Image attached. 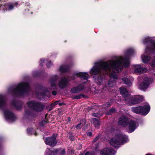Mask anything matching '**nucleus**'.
<instances>
[{"label": "nucleus", "instance_id": "obj_23", "mask_svg": "<svg viewBox=\"0 0 155 155\" xmlns=\"http://www.w3.org/2000/svg\"><path fill=\"white\" fill-rule=\"evenodd\" d=\"M68 67L65 65H61L59 68V71L61 72H66L68 70Z\"/></svg>", "mask_w": 155, "mask_h": 155}, {"label": "nucleus", "instance_id": "obj_15", "mask_svg": "<svg viewBox=\"0 0 155 155\" xmlns=\"http://www.w3.org/2000/svg\"><path fill=\"white\" fill-rule=\"evenodd\" d=\"M75 76L79 77L82 80H86L87 81L89 77V75L87 73L84 72H80L75 74Z\"/></svg>", "mask_w": 155, "mask_h": 155}, {"label": "nucleus", "instance_id": "obj_5", "mask_svg": "<svg viewBox=\"0 0 155 155\" xmlns=\"http://www.w3.org/2000/svg\"><path fill=\"white\" fill-rule=\"evenodd\" d=\"M150 109V107L148 105H144L143 107L139 106L136 107H132L131 111L136 114H141L143 115L147 114Z\"/></svg>", "mask_w": 155, "mask_h": 155}, {"label": "nucleus", "instance_id": "obj_11", "mask_svg": "<svg viewBox=\"0 0 155 155\" xmlns=\"http://www.w3.org/2000/svg\"><path fill=\"white\" fill-rule=\"evenodd\" d=\"M129 128V131L130 133L133 132L138 126V124L135 121L130 120L128 124Z\"/></svg>", "mask_w": 155, "mask_h": 155}, {"label": "nucleus", "instance_id": "obj_40", "mask_svg": "<svg viewBox=\"0 0 155 155\" xmlns=\"http://www.w3.org/2000/svg\"><path fill=\"white\" fill-rule=\"evenodd\" d=\"M90 155V153H89V152H88V151L85 154V155Z\"/></svg>", "mask_w": 155, "mask_h": 155}, {"label": "nucleus", "instance_id": "obj_41", "mask_svg": "<svg viewBox=\"0 0 155 155\" xmlns=\"http://www.w3.org/2000/svg\"><path fill=\"white\" fill-rule=\"evenodd\" d=\"M65 151L64 150H63L62 151V153H63V154L65 153Z\"/></svg>", "mask_w": 155, "mask_h": 155}, {"label": "nucleus", "instance_id": "obj_37", "mask_svg": "<svg viewBox=\"0 0 155 155\" xmlns=\"http://www.w3.org/2000/svg\"><path fill=\"white\" fill-rule=\"evenodd\" d=\"M92 134V133L91 132H88L87 134V135L88 136H91Z\"/></svg>", "mask_w": 155, "mask_h": 155}, {"label": "nucleus", "instance_id": "obj_27", "mask_svg": "<svg viewBox=\"0 0 155 155\" xmlns=\"http://www.w3.org/2000/svg\"><path fill=\"white\" fill-rule=\"evenodd\" d=\"M93 116L95 117H100L101 116V115L98 113H94L93 114Z\"/></svg>", "mask_w": 155, "mask_h": 155}, {"label": "nucleus", "instance_id": "obj_4", "mask_svg": "<svg viewBox=\"0 0 155 155\" xmlns=\"http://www.w3.org/2000/svg\"><path fill=\"white\" fill-rule=\"evenodd\" d=\"M30 88L28 84L27 83H21L19 84L15 89L14 87H11L9 89V91L20 94H23L27 92Z\"/></svg>", "mask_w": 155, "mask_h": 155}, {"label": "nucleus", "instance_id": "obj_35", "mask_svg": "<svg viewBox=\"0 0 155 155\" xmlns=\"http://www.w3.org/2000/svg\"><path fill=\"white\" fill-rule=\"evenodd\" d=\"M58 103V101H56L54 103H53V104H52V106H54L56 105H57Z\"/></svg>", "mask_w": 155, "mask_h": 155}, {"label": "nucleus", "instance_id": "obj_36", "mask_svg": "<svg viewBox=\"0 0 155 155\" xmlns=\"http://www.w3.org/2000/svg\"><path fill=\"white\" fill-rule=\"evenodd\" d=\"M57 94V92L55 91H53L52 92V94L53 95H55Z\"/></svg>", "mask_w": 155, "mask_h": 155}, {"label": "nucleus", "instance_id": "obj_21", "mask_svg": "<svg viewBox=\"0 0 155 155\" xmlns=\"http://www.w3.org/2000/svg\"><path fill=\"white\" fill-rule=\"evenodd\" d=\"M122 82L123 83L130 86L131 85L132 83L130 81L126 78H123L122 79Z\"/></svg>", "mask_w": 155, "mask_h": 155}, {"label": "nucleus", "instance_id": "obj_32", "mask_svg": "<svg viewBox=\"0 0 155 155\" xmlns=\"http://www.w3.org/2000/svg\"><path fill=\"white\" fill-rule=\"evenodd\" d=\"M110 112L111 113H114L116 111V109L114 108H112L110 110Z\"/></svg>", "mask_w": 155, "mask_h": 155}, {"label": "nucleus", "instance_id": "obj_26", "mask_svg": "<svg viewBox=\"0 0 155 155\" xmlns=\"http://www.w3.org/2000/svg\"><path fill=\"white\" fill-rule=\"evenodd\" d=\"M15 107L17 109L19 110L21 109V105L19 104H17L15 105Z\"/></svg>", "mask_w": 155, "mask_h": 155}, {"label": "nucleus", "instance_id": "obj_22", "mask_svg": "<svg viewBox=\"0 0 155 155\" xmlns=\"http://www.w3.org/2000/svg\"><path fill=\"white\" fill-rule=\"evenodd\" d=\"M93 122L96 128H98L99 127L100 122L98 119L96 118H93Z\"/></svg>", "mask_w": 155, "mask_h": 155}, {"label": "nucleus", "instance_id": "obj_14", "mask_svg": "<svg viewBox=\"0 0 155 155\" xmlns=\"http://www.w3.org/2000/svg\"><path fill=\"white\" fill-rule=\"evenodd\" d=\"M115 151L111 148H105L101 151V155H113Z\"/></svg>", "mask_w": 155, "mask_h": 155}, {"label": "nucleus", "instance_id": "obj_8", "mask_svg": "<svg viewBox=\"0 0 155 155\" xmlns=\"http://www.w3.org/2000/svg\"><path fill=\"white\" fill-rule=\"evenodd\" d=\"M152 79L147 77L145 78L143 82H142L139 85V88L141 90H145L148 87L149 85L152 83Z\"/></svg>", "mask_w": 155, "mask_h": 155}, {"label": "nucleus", "instance_id": "obj_7", "mask_svg": "<svg viewBox=\"0 0 155 155\" xmlns=\"http://www.w3.org/2000/svg\"><path fill=\"white\" fill-rule=\"evenodd\" d=\"M126 99L125 102L127 104L130 105L138 104L143 99L142 96L139 95L134 97H131L130 95Z\"/></svg>", "mask_w": 155, "mask_h": 155}, {"label": "nucleus", "instance_id": "obj_24", "mask_svg": "<svg viewBox=\"0 0 155 155\" xmlns=\"http://www.w3.org/2000/svg\"><path fill=\"white\" fill-rule=\"evenodd\" d=\"M57 79H54V80L52 79L51 82V85L52 87V89H54L55 88L56 86V83L57 82Z\"/></svg>", "mask_w": 155, "mask_h": 155}, {"label": "nucleus", "instance_id": "obj_2", "mask_svg": "<svg viewBox=\"0 0 155 155\" xmlns=\"http://www.w3.org/2000/svg\"><path fill=\"white\" fill-rule=\"evenodd\" d=\"M28 107V110L26 107L25 112L26 114L30 113L31 110L32 109L37 112H40L45 108V106L40 103L34 101H30L28 102L27 105Z\"/></svg>", "mask_w": 155, "mask_h": 155}, {"label": "nucleus", "instance_id": "obj_3", "mask_svg": "<svg viewBox=\"0 0 155 155\" xmlns=\"http://www.w3.org/2000/svg\"><path fill=\"white\" fill-rule=\"evenodd\" d=\"M127 139L128 137L126 135L119 134L116 135L114 137L111 139L109 142L110 145L116 147L118 145L127 142Z\"/></svg>", "mask_w": 155, "mask_h": 155}, {"label": "nucleus", "instance_id": "obj_13", "mask_svg": "<svg viewBox=\"0 0 155 155\" xmlns=\"http://www.w3.org/2000/svg\"><path fill=\"white\" fill-rule=\"evenodd\" d=\"M147 70V68L143 65L138 64L134 65V72L136 73H143Z\"/></svg>", "mask_w": 155, "mask_h": 155}, {"label": "nucleus", "instance_id": "obj_12", "mask_svg": "<svg viewBox=\"0 0 155 155\" xmlns=\"http://www.w3.org/2000/svg\"><path fill=\"white\" fill-rule=\"evenodd\" d=\"M4 115L6 119L11 122L14 121L15 119L14 114L8 110H6L4 111Z\"/></svg>", "mask_w": 155, "mask_h": 155}, {"label": "nucleus", "instance_id": "obj_17", "mask_svg": "<svg viewBox=\"0 0 155 155\" xmlns=\"http://www.w3.org/2000/svg\"><path fill=\"white\" fill-rule=\"evenodd\" d=\"M84 89V86L82 85H80L78 86L72 88L71 89V92L77 93L83 90Z\"/></svg>", "mask_w": 155, "mask_h": 155}, {"label": "nucleus", "instance_id": "obj_29", "mask_svg": "<svg viewBox=\"0 0 155 155\" xmlns=\"http://www.w3.org/2000/svg\"><path fill=\"white\" fill-rule=\"evenodd\" d=\"M151 65L152 67H155V57L153 60L151 64Z\"/></svg>", "mask_w": 155, "mask_h": 155}, {"label": "nucleus", "instance_id": "obj_38", "mask_svg": "<svg viewBox=\"0 0 155 155\" xmlns=\"http://www.w3.org/2000/svg\"><path fill=\"white\" fill-rule=\"evenodd\" d=\"M44 60V59H43V60L41 59V61H40L41 62L40 64V65H41V66L42 65L41 64L42 63V61H43Z\"/></svg>", "mask_w": 155, "mask_h": 155}, {"label": "nucleus", "instance_id": "obj_20", "mask_svg": "<svg viewBox=\"0 0 155 155\" xmlns=\"http://www.w3.org/2000/svg\"><path fill=\"white\" fill-rule=\"evenodd\" d=\"M6 104L5 101L4 97L2 95H0V108L4 106Z\"/></svg>", "mask_w": 155, "mask_h": 155}, {"label": "nucleus", "instance_id": "obj_28", "mask_svg": "<svg viewBox=\"0 0 155 155\" xmlns=\"http://www.w3.org/2000/svg\"><path fill=\"white\" fill-rule=\"evenodd\" d=\"M82 96V95H77L74 97V98L75 99H80L81 98V96Z\"/></svg>", "mask_w": 155, "mask_h": 155}, {"label": "nucleus", "instance_id": "obj_25", "mask_svg": "<svg viewBox=\"0 0 155 155\" xmlns=\"http://www.w3.org/2000/svg\"><path fill=\"white\" fill-rule=\"evenodd\" d=\"M27 132L29 134H34L35 135H37L36 133L35 132V131L33 130L32 128H29L28 129Z\"/></svg>", "mask_w": 155, "mask_h": 155}, {"label": "nucleus", "instance_id": "obj_16", "mask_svg": "<svg viewBox=\"0 0 155 155\" xmlns=\"http://www.w3.org/2000/svg\"><path fill=\"white\" fill-rule=\"evenodd\" d=\"M120 92L121 94L124 98L125 100L128 97V96H129L130 95L128 94V92L125 88L123 87H120L119 88Z\"/></svg>", "mask_w": 155, "mask_h": 155}, {"label": "nucleus", "instance_id": "obj_31", "mask_svg": "<svg viewBox=\"0 0 155 155\" xmlns=\"http://www.w3.org/2000/svg\"><path fill=\"white\" fill-rule=\"evenodd\" d=\"M9 7L8 9L9 10H12V9L13 8V5L12 4H10L9 5Z\"/></svg>", "mask_w": 155, "mask_h": 155}, {"label": "nucleus", "instance_id": "obj_10", "mask_svg": "<svg viewBox=\"0 0 155 155\" xmlns=\"http://www.w3.org/2000/svg\"><path fill=\"white\" fill-rule=\"evenodd\" d=\"M130 120L127 117L122 116L119 118L118 124L123 127H126L128 126Z\"/></svg>", "mask_w": 155, "mask_h": 155}, {"label": "nucleus", "instance_id": "obj_9", "mask_svg": "<svg viewBox=\"0 0 155 155\" xmlns=\"http://www.w3.org/2000/svg\"><path fill=\"white\" fill-rule=\"evenodd\" d=\"M57 142V140L54 135L51 137H47L45 140V143L46 144L52 147L55 146Z\"/></svg>", "mask_w": 155, "mask_h": 155}, {"label": "nucleus", "instance_id": "obj_34", "mask_svg": "<svg viewBox=\"0 0 155 155\" xmlns=\"http://www.w3.org/2000/svg\"><path fill=\"white\" fill-rule=\"evenodd\" d=\"M99 138V137L98 136L97 137L95 138V139H94V140L93 141V142H96L98 140Z\"/></svg>", "mask_w": 155, "mask_h": 155}, {"label": "nucleus", "instance_id": "obj_19", "mask_svg": "<svg viewBox=\"0 0 155 155\" xmlns=\"http://www.w3.org/2000/svg\"><path fill=\"white\" fill-rule=\"evenodd\" d=\"M141 58L143 62L144 63H147L151 59L150 57L149 56L146 54L142 55L141 56Z\"/></svg>", "mask_w": 155, "mask_h": 155}, {"label": "nucleus", "instance_id": "obj_33", "mask_svg": "<svg viewBox=\"0 0 155 155\" xmlns=\"http://www.w3.org/2000/svg\"><path fill=\"white\" fill-rule=\"evenodd\" d=\"M52 65V63L50 61L48 62L47 64V66L48 67H50Z\"/></svg>", "mask_w": 155, "mask_h": 155}, {"label": "nucleus", "instance_id": "obj_1", "mask_svg": "<svg viewBox=\"0 0 155 155\" xmlns=\"http://www.w3.org/2000/svg\"><path fill=\"white\" fill-rule=\"evenodd\" d=\"M134 51L132 48L127 51L126 57H119L114 60H108L107 61H101L95 63L90 71L92 75H97V78L95 79L98 85H101L103 91H108L110 87L114 86V82L117 80L116 72H118L123 68L129 65L130 62L128 56Z\"/></svg>", "mask_w": 155, "mask_h": 155}, {"label": "nucleus", "instance_id": "obj_18", "mask_svg": "<svg viewBox=\"0 0 155 155\" xmlns=\"http://www.w3.org/2000/svg\"><path fill=\"white\" fill-rule=\"evenodd\" d=\"M68 82V81L66 78H62L59 83V87L61 88L65 87Z\"/></svg>", "mask_w": 155, "mask_h": 155}, {"label": "nucleus", "instance_id": "obj_6", "mask_svg": "<svg viewBox=\"0 0 155 155\" xmlns=\"http://www.w3.org/2000/svg\"><path fill=\"white\" fill-rule=\"evenodd\" d=\"M143 43L148 47H147L145 51H147L148 50H155V41L153 40V38L147 37L143 40Z\"/></svg>", "mask_w": 155, "mask_h": 155}, {"label": "nucleus", "instance_id": "obj_39", "mask_svg": "<svg viewBox=\"0 0 155 155\" xmlns=\"http://www.w3.org/2000/svg\"><path fill=\"white\" fill-rule=\"evenodd\" d=\"M58 152V149H56V150H55L54 151H53L52 152V153H57Z\"/></svg>", "mask_w": 155, "mask_h": 155}, {"label": "nucleus", "instance_id": "obj_42", "mask_svg": "<svg viewBox=\"0 0 155 155\" xmlns=\"http://www.w3.org/2000/svg\"><path fill=\"white\" fill-rule=\"evenodd\" d=\"M36 97H37L38 98H39H39H39V97H38V95H36Z\"/></svg>", "mask_w": 155, "mask_h": 155}, {"label": "nucleus", "instance_id": "obj_30", "mask_svg": "<svg viewBox=\"0 0 155 155\" xmlns=\"http://www.w3.org/2000/svg\"><path fill=\"white\" fill-rule=\"evenodd\" d=\"M81 123L78 124L76 126V128L77 129H80L81 127Z\"/></svg>", "mask_w": 155, "mask_h": 155}]
</instances>
